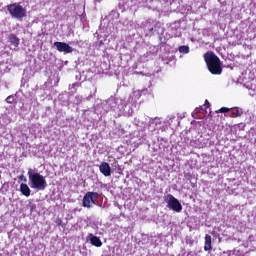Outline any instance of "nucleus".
<instances>
[{
  "mask_svg": "<svg viewBox=\"0 0 256 256\" xmlns=\"http://www.w3.org/2000/svg\"><path fill=\"white\" fill-rule=\"evenodd\" d=\"M141 99V92L139 90L133 91L130 97L126 100L127 105L131 107L133 103H137Z\"/></svg>",
  "mask_w": 256,
  "mask_h": 256,
  "instance_id": "obj_9",
  "label": "nucleus"
},
{
  "mask_svg": "<svg viewBox=\"0 0 256 256\" xmlns=\"http://www.w3.org/2000/svg\"><path fill=\"white\" fill-rule=\"evenodd\" d=\"M103 0H94V5H97V3H101Z\"/></svg>",
  "mask_w": 256,
  "mask_h": 256,
  "instance_id": "obj_22",
  "label": "nucleus"
},
{
  "mask_svg": "<svg viewBox=\"0 0 256 256\" xmlns=\"http://www.w3.org/2000/svg\"><path fill=\"white\" fill-rule=\"evenodd\" d=\"M243 115V108L234 107L230 108V114L227 115V117H231L232 119H235L237 117H241Z\"/></svg>",
  "mask_w": 256,
  "mask_h": 256,
  "instance_id": "obj_11",
  "label": "nucleus"
},
{
  "mask_svg": "<svg viewBox=\"0 0 256 256\" xmlns=\"http://www.w3.org/2000/svg\"><path fill=\"white\" fill-rule=\"evenodd\" d=\"M14 101H15V97H13V96H8L6 98V103H13Z\"/></svg>",
  "mask_w": 256,
  "mask_h": 256,
  "instance_id": "obj_19",
  "label": "nucleus"
},
{
  "mask_svg": "<svg viewBox=\"0 0 256 256\" xmlns=\"http://www.w3.org/2000/svg\"><path fill=\"white\" fill-rule=\"evenodd\" d=\"M115 167H117V162H114Z\"/></svg>",
  "mask_w": 256,
  "mask_h": 256,
  "instance_id": "obj_24",
  "label": "nucleus"
},
{
  "mask_svg": "<svg viewBox=\"0 0 256 256\" xmlns=\"http://www.w3.org/2000/svg\"><path fill=\"white\" fill-rule=\"evenodd\" d=\"M7 9L14 19H23L27 15V10L18 3L10 4L7 6Z\"/></svg>",
  "mask_w": 256,
  "mask_h": 256,
  "instance_id": "obj_5",
  "label": "nucleus"
},
{
  "mask_svg": "<svg viewBox=\"0 0 256 256\" xmlns=\"http://www.w3.org/2000/svg\"><path fill=\"white\" fill-rule=\"evenodd\" d=\"M28 185L31 189H35L36 191H45V189H47V180H45V176L41 175L39 172L29 169Z\"/></svg>",
  "mask_w": 256,
  "mask_h": 256,
  "instance_id": "obj_3",
  "label": "nucleus"
},
{
  "mask_svg": "<svg viewBox=\"0 0 256 256\" xmlns=\"http://www.w3.org/2000/svg\"><path fill=\"white\" fill-rule=\"evenodd\" d=\"M99 170L104 177H111V166H109V163L102 162L99 166Z\"/></svg>",
  "mask_w": 256,
  "mask_h": 256,
  "instance_id": "obj_10",
  "label": "nucleus"
},
{
  "mask_svg": "<svg viewBox=\"0 0 256 256\" xmlns=\"http://www.w3.org/2000/svg\"><path fill=\"white\" fill-rule=\"evenodd\" d=\"M97 199H99V193L97 192H87L84 195L83 198V207H87L88 209L93 207V205H95V203L97 202Z\"/></svg>",
  "mask_w": 256,
  "mask_h": 256,
  "instance_id": "obj_7",
  "label": "nucleus"
},
{
  "mask_svg": "<svg viewBox=\"0 0 256 256\" xmlns=\"http://www.w3.org/2000/svg\"><path fill=\"white\" fill-rule=\"evenodd\" d=\"M10 41H11L12 45H14L15 47H17L19 45V38H17L16 36H12L10 38Z\"/></svg>",
  "mask_w": 256,
  "mask_h": 256,
  "instance_id": "obj_17",
  "label": "nucleus"
},
{
  "mask_svg": "<svg viewBox=\"0 0 256 256\" xmlns=\"http://www.w3.org/2000/svg\"><path fill=\"white\" fill-rule=\"evenodd\" d=\"M231 108H227V107H222L220 108L217 113H228V115L230 114Z\"/></svg>",
  "mask_w": 256,
  "mask_h": 256,
  "instance_id": "obj_18",
  "label": "nucleus"
},
{
  "mask_svg": "<svg viewBox=\"0 0 256 256\" xmlns=\"http://www.w3.org/2000/svg\"><path fill=\"white\" fill-rule=\"evenodd\" d=\"M213 249L211 245V235L207 234L205 236V244H204V251H211Z\"/></svg>",
  "mask_w": 256,
  "mask_h": 256,
  "instance_id": "obj_15",
  "label": "nucleus"
},
{
  "mask_svg": "<svg viewBox=\"0 0 256 256\" xmlns=\"http://www.w3.org/2000/svg\"><path fill=\"white\" fill-rule=\"evenodd\" d=\"M139 119H149L147 116H140Z\"/></svg>",
  "mask_w": 256,
  "mask_h": 256,
  "instance_id": "obj_23",
  "label": "nucleus"
},
{
  "mask_svg": "<svg viewBox=\"0 0 256 256\" xmlns=\"http://www.w3.org/2000/svg\"><path fill=\"white\" fill-rule=\"evenodd\" d=\"M81 101H83V97L76 96V103H77V105H79V103H81Z\"/></svg>",
  "mask_w": 256,
  "mask_h": 256,
  "instance_id": "obj_20",
  "label": "nucleus"
},
{
  "mask_svg": "<svg viewBox=\"0 0 256 256\" xmlns=\"http://www.w3.org/2000/svg\"><path fill=\"white\" fill-rule=\"evenodd\" d=\"M179 120L175 117L167 118L164 122L161 121V118H150L149 119V131H165L167 127L175 129L179 127Z\"/></svg>",
  "mask_w": 256,
  "mask_h": 256,
  "instance_id": "obj_2",
  "label": "nucleus"
},
{
  "mask_svg": "<svg viewBox=\"0 0 256 256\" xmlns=\"http://www.w3.org/2000/svg\"><path fill=\"white\" fill-rule=\"evenodd\" d=\"M103 109L106 110V113L113 111L118 117H121V115H124V117H131V115H133V108L127 104V100L121 98L110 97L105 102Z\"/></svg>",
  "mask_w": 256,
  "mask_h": 256,
  "instance_id": "obj_1",
  "label": "nucleus"
},
{
  "mask_svg": "<svg viewBox=\"0 0 256 256\" xmlns=\"http://www.w3.org/2000/svg\"><path fill=\"white\" fill-rule=\"evenodd\" d=\"M90 237V243L91 245H94V247H101L103 245V242H101V239L99 237L94 236L93 234H89Z\"/></svg>",
  "mask_w": 256,
  "mask_h": 256,
  "instance_id": "obj_14",
  "label": "nucleus"
},
{
  "mask_svg": "<svg viewBox=\"0 0 256 256\" xmlns=\"http://www.w3.org/2000/svg\"><path fill=\"white\" fill-rule=\"evenodd\" d=\"M20 181H24V183H27V178H25L24 175L19 176Z\"/></svg>",
  "mask_w": 256,
  "mask_h": 256,
  "instance_id": "obj_21",
  "label": "nucleus"
},
{
  "mask_svg": "<svg viewBox=\"0 0 256 256\" xmlns=\"http://www.w3.org/2000/svg\"><path fill=\"white\" fill-rule=\"evenodd\" d=\"M54 47H56L57 51L60 53H73V47L65 42H54Z\"/></svg>",
  "mask_w": 256,
  "mask_h": 256,
  "instance_id": "obj_8",
  "label": "nucleus"
},
{
  "mask_svg": "<svg viewBox=\"0 0 256 256\" xmlns=\"http://www.w3.org/2000/svg\"><path fill=\"white\" fill-rule=\"evenodd\" d=\"M179 53H182L183 55H187L189 53V46L183 45L179 47Z\"/></svg>",
  "mask_w": 256,
  "mask_h": 256,
  "instance_id": "obj_16",
  "label": "nucleus"
},
{
  "mask_svg": "<svg viewBox=\"0 0 256 256\" xmlns=\"http://www.w3.org/2000/svg\"><path fill=\"white\" fill-rule=\"evenodd\" d=\"M168 33L171 37H179V24L174 23L168 27Z\"/></svg>",
  "mask_w": 256,
  "mask_h": 256,
  "instance_id": "obj_12",
  "label": "nucleus"
},
{
  "mask_svg": "<svg viewBox=\"0 0 256 256\" xmlns=\"http://www.w3.org/2000/svg\"><path fill=\"white\" fill-rule=\"evenodd\" d=\"M204 59L206 62V65L208 67V71L212 73V75H221L223 73V69L221 68V60L215 53L213 52H207L204 54Z\"/></svg>",
  "mask_w": 256,
  "mask_h": 256,
  "instance_id": "obj_4",
  "label": "nucleus"
},
{
  "mask_svg": "<svg viewBox=\"0 0 256 256\" xmlns=\"http://www.w3.org/2000/svg\"><path fill=\"white\" fill-rule=\"evenodd\" d=\"M20 192L22 195H24V197H29L31 195V188H29V185L26 183H22L20 185Z\"/></svg>",
  "mask_w": 256,
  "mask_h": 256,
  "instance_id": "obj_13",
  "label": "nucleus"
},
{
  "mask_svg": "<svg viewBox=\"0 0 256 256\" xmlns=\"http://www.w3.org/2000/svg\"><path fill=\"white\" fill-rule=\"evenodd\" d=\"M164 201L167 203L168 209H171L172 211H175V213H181L183 211V206L181 205V202L177 200L173 195L168 194L164 196Z\"/></svg>",
  "mask_w": 256,
  "mask_h": 256,
  "instance_id": "obj_6",
  "label": "nucleus"
}]
</instances>
